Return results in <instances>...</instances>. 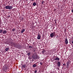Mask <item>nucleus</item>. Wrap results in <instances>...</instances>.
Returning <instances> with one entry per match:
<instances>
[{
	"instance_id": "27",
	"label": "nucleus",
	"mask_w": 73,
	"mask_h": 73,
	"mask_svg": "<svg viewBox=\"0 0 73 73\" xmlns=\"http://www.w3.org/2000/svg\"><path fill=\"white\" fill-rule=\"evenodd\" d=\"M37 72V70H36L35 71V73H36V72Z\"/></svg>"
},
{
	"instance_id": "18",
	"label": "nucleus",
	"mask_w": 73,
	"mask_h": 73,
	"mask_svg": "<svg viewBox=\"0 0 73 73\" xmlns=\"http://www.w3.org/2000/svg\"><path fill=\"white\" fill-rule=\"evenodd\" d=\"M30 54H31V53L30 52H29L28 53H27V55L28 56H30Z\"/></svg>"
},
{
	"instance_id": "12",
	"label": "nucleus",
	"mask_w": 73,
	"mask_h": 73,
	"mask_svg": "<svg viewBox=\"0 0 73 73\" xmlns=\"http://www.w3.org/2000/svg\"><path fill=\"white\" fill-rule=\"evenodd\" d=\"M22 68H25L26 67V65L25 64L23 65L22 66Z\"/></svg>"
},
{
	"instance_id": "24",
	"label": "nucleus",
	"mask_w": 73,
	"mask_h": 73,
	"mask_svg": "<svg viewBox=\"0 0 73 73\" xmlns=\"http://www.w3.org/2000/svg\"><path fill=\"white\" fill-rule=\"evenodd\" d=\"M43 63H42V62H40V64L41 65H42V64Z\"/></svg>"
},
{
	"instance_id": "2",
	"label": "nucleus",
	"mask_w": 73,
	"mask_h": 73,
	"mask_svg": "<svg viewBox=\"0 0 73 73\" xmlns=\"http://www.w3.org/2000/svg\"><path fill=\"white\" fill-rule=\"evenodd\" d=\"M38 57L37 54L36 52L33 53L31 56L32 58L34 60H36Z\"/></svg>"
},
{
	"instance_id": "21",
	"label": "nucleus",
	"mask_w": 73,
	"mask_h": 73,
	"mask_svg": "<svg viewBox=\"0 0 73 73\" xmlns=\"http://www.w3.org/2000/svg\"><path fill=\"white\" fill-rule=\"evenodd\" d=\"M29 60H31V59H32V57L31 58V57L29 56Z\"/></svg>"
},
{
	"instance_id": "13",
	"label": "nucleus",
	"mask_w": 73,
	"mask_h": 73,
	"mask_svg": "<svg viewBox=\"0 0 73 73\" xmlns=\"http://www.w3.org/2000/svg\"><path fill=\"white\" fill-rule=\"evenodd\" d=\"M37 65L36 64H34L33 65V68H35L36 66H37Z\"/></svg>"
},
{
	"instance_id": "8",
	"label": "nucleus",
	"mask_w": 73,
	"mask_h": 73,
	"mask_svg": "<svg viewBox=\"0 0 73 73\" xmlns=\"http://www.w3.org/2000/svg\"><path fill=\"white\" fill-rule=\"evenodd\" d=\"M8 66H6L3 68V70H7L8 69Z\"/></svg>"
},
{
	"instance_id": "16",
	"label": "nucleus",
	"mask_w": 73,
	"mask_h": 73,
	"mask_svg": "<svg viewBox=\"0 0 73 73\" xmlns=\"http://www.w3.org/2000/svg\"><path fill=\"white\" fill-rule=\"evenodd\" d=\"M24 31H25V29H23L22 30L21 32V33H23Z\"/></svg>"
},
{
	"instance_id": "23",
	"label": "nucleus",
	"mask_w": 73,
	"mask_h": 73,
	"mask_svg": "<svg viewBox=\"0 0 73 73\" xmlns=\"http://www.w3.org/2000/svg\"><path fill=\"white\" fill-rule=\"evenodd\" d=\"M63 66H66V64L64 63L63 64Z\"/></svg>"
},
{
	"instance_id": "1",
	"label": "nucleus",
	"mask_w": 73,
	"mask_h": 73,
	"mask_svg": "<svg viewBox=\"0 0 73 73\" xmlns=\"http://www.w3.org/2000/svg\"><path fill=\"white\" fill-rule=\"evenodd\" d=\"M8 44L9 45H11L12 46H15V48H17L18 49H21V46L17 45V44L15 42H9L8 43Z\"/></svg>"
},
{
	"instance_id": "14",
	"label": "nucleus",
	"mask_w": 73,
	"mask_h": 73,
	"mask_svg": "<svg viewBox=\"0 0 73 73\" xmlns=\"http://www.w3.org/2000/svg\"><path fill=\"white\" fill-rule=\"evenodd\" d=\"M36 3L35 2H33V6H36Z\"/></svg>"
},
{
	"instance_id": "31",
	"label": "nucleus",
	"mask_w": 73,
	"mask_h": 73,
	"mask_svg": "<svg viewBox=\"0 0 73 73\" xmlns=\"http://www.w3.org/2000/svg\"><path fill=\"white\" fill-rule=\"evenodd\" d=\"M56 23H56V22H55V24H56Z\"/></svg>"
},
{
	"instance_id": "9",
	"label": "nucleus",
	"mask_w": 73,
	"mask_h": 73,
	"mask_svg": "<svg viewBox=\"0 0 73 73\" xmlns=\"http://www.w3.org/2000/svg\"><path fill=\"white\" fill-rule=\"evenodd\" d=\"M66 66L67 68H69V61L67 62H66Z\"/></svg>"
},
{
	"instance_id": "25",
	"label": "nucleus",
	"mask_w": 73,
	"mask_h": 73,
	"mask_svg": "<svg viewBox=\"0 0 73 73\" xmlns=\"http://www.w3.org/2000/svg\"><path fill=\"white\" fill-rule=\"evenodd\" d=\"M15 29H13V32H14V31H15Z\"/></svg>"
},
{
	"instance_id": "28",
	"label": "nucleus",
	"mask_w": 73,
	"mask_h": 73,
	"mask_svg": "<svg viewBox=\"0 0 73 73\" xmlns=\"http://www.w3.org/2000/svg\"><path fill=\"white\" fill-rule=\"evenodd\" d=\"M8 17H10V15H8Z\"/></svg>"
},
{
	"instance_id": "5",
	"label": "nucleus",
	"mask_w": 73,
	"mask_h": 73,
	"mask_svg": "<svg viewBox=\"0 0 73 73\" xmlns=\"http://www.w3.org/2000/svg\"><path fill=\"white\" fill-rule=\"evenodd\" d=\"M65 42L66 45H67L68 44V39H67V38L66 37L65 39Z\"/></svg>"
},
{
	"instance_id": "3",
	"label": "nucleus",
	"mask_w": 73,
	"mask_h": 73,
	"mask_svg": "<svg viewBox=\"0 0 73 73\" xmlns=\"http://www.w3.org/2000/svg\"><path fill=\"white\" fill-rule=\"evenodd\" d=\"M5 9H9V10H11V9H12V8H13V6H9V5H8V6L5 5Z\"/></svg>"
},
{
	"instance_id": "11",
	"label": "nucleus",
	"mask_w": 73,
	"mask_h": 73,
	"mask_svg": "<svg viewBox=\"0 0 73 73\" xmlns=\"http://www.w3.org/2000/svg\"><path fill=\"white\" fill-rule=\"evenodd\" d=\"M55 60L59 61V60H60V58H58V57H57L55 59Z\"/></svg>"
},
{
	"instance_id": "19",
	"label": "nucleus",
	"mask_w": 73,
	"mask_h": 73,
	"mask_svg": "<svg viewBox=\"0 0 73 73\" xmlns=\"http://www.w3.org/2000/svg\"><path fill=\"white\" fill-rule=\"evenodd\" d=\"M3 32V30L1 29L0 30V33H1Z\"/></svg>"
},
{
	"instance_id": "20",
	"label": "nucleus",
	"mask_w": 73,
	"mask_h": 73,
	"mask_svg": "<svg viewBox=\"0 0 73 73\" xmlns=\"http://www.w3.org/2000/svg\"><path fill=\"white\" fill-rule=\"evenodd\" d=\"M33 52H36V49H35V48L33 49Z\"/></svg>"
},
{
	"instance_id": "10",
	"label": "nucleus",
	"mask_w": 73,
	"mask_h": 73,
	"mask_svg": "<svg viewBox=\"0 0 73 73\" xmlns=\"http://www.w3.org/2000/svg\"><path fill=\"white\" fill-rule=\"evenodd\" d=\"M7 33V31L6 30H4L3 31V34H5Z\"/></svg>"
},
{
	"instance_id": "7",
	"label": "nucleus",
	"mask_w": 73,
	"mask_h": 73,
	"mask_svg": "<svg viewBox=\"0 0 73 73\" xmlns=\"http://www.w3.org/2000/svg\"><path fill=\"white\" fill-rule=\"evenodd\" d=\"M57 66L60 68V66H61V62H58L57 63Z\"/></svg>"
},
{
	"instance_id": "15",
	"label": "nucleus",
	"mask_w": 73,
	"mask_h": 73,
	"mask_svg": "<svg viewBox=\"0 0 73 73\" xmlns=\"http://www.w3.org/2000/svg\"><path fill=\"white\" fill-rule=\"evenodd\" d=\"M9 48H6L5 49V51H6V52H7V51H8V50H9Z\"/></svg>"
},
{
	"instance_id": "4",
	"label": "nucleus",
	"mask_w": 73,
	"mask_h": 73,
	"mask_svg": "<svg viewBox=\"0 0 73 73\" xmlns=\"http://www.w3.org/2000/svg\"><path fill=\"white\" fill-rule=\"evenodd\" d=\"M53 36L56 37V33L55 32H52L50 34V37H53Z\"/></svg>"
},
{
	"instance_id": "26",
	"label": "nucleus",
	"mask_w": 73,
	"mask_h": 73,
	"mask_svg": "<svg viewBox=\"0 0 73 73\" xmlns=\"http://www.w3.org/2000/svg\"><path fill=\"white\" fill-rule=\"evenodd\" d=\"M32 46H29V48H32Z\"/></svg>"
},
{
	"instance_id": "6",
	"label": "nucleus",
	"mask_w": 73,
	"mask_h": 73,
	"mask_svg": "<svg viewBox=\"0 0 73 73\" xmlns=\"http://www.w3.org/2000/svg\"><path fill=\"white\" fill-rule=\"evenodd\" d=\"M37 38L38 40H40L41 39V35L40 34H38V35Z\"/></svg>"
},
{
	"instance_id": "29",
	"label": "nucleus",
	"mask_w": 73,
	"mask_h": 73,
	"mask_svg": "<svg viewBox=\"0 0 73 73\" xmlns=\"http://www.w3.org/2000/svg\"><path fill=\"white\" fill-rule=\"evenodd\" d=\"M72 44H73V40L72 41Z\"/></svg>"
},
{
	"instance_id": "22",
	"label": "nucleus",
	"mask_w": 73,
	"mask_h": 73,
	"mask_svg": "<svg viewBox=\"0 0 73 73\" xmlns=\"http://www.w3.org/2000/svg\"><path fill=\"white\" fill-rule=\"evenodd\" d=\"M44 2H45V1H42V4H44Z\"/></svg>"
},
{
	"instance_id": "17",
	"label": "nucleus",
	"mask_w": 73,
	"mask_h": 73,
	"mask_svg": "<svg viewBox=\"0 0 73 73\" xmlns=\"http://www.w3.org/2000/svg\"><path fill=\"white\" fill-rule=\"evenodd\" d=\"M46 51L45 50H44L42 51V53H44V52H46Z\"/></svg>"
},
{
	"instance_id": "30",
	"label": "nucleus",
	"mask_w": 73,
	"mask_h": 73,
	"mask_svg": "<svg viewBox=\"0 0 73 73\" xmlns=\"http://www.w3.org/2000/svg\"><path fill=\"white\" fill-rule=\"evenodd\" d=\"M31 1H35V0H31Z\"/></svg>"
},
{
	"instance_id": "32",
	"label": "nucleus",
	"mask_w": 73,
	"mask_h": 73,
	"mask_svg": "<svg viewBox=\"0 0 73 73\" xmlns=\"http://www.w3.org/2000/svg\"><path fill=\"white\" fill-rule=\"evenodd\" d=\"M27 1H28V0H26Z\"/></svg>"
}]
</instances>
